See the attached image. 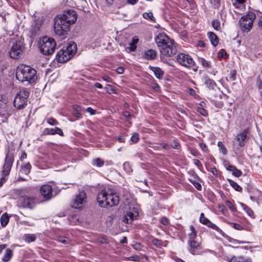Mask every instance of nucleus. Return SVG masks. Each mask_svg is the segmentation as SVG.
Returning <instances> with one entry per match:
<instances>
[{
	"mask_svg": "<svg viewBox=\"0 0 262 262\" xmlns=\"http://www.w3.org/2000/svg\"><path fill=\"white\" fill-rule=\"evenodd\" d=\"M155 41L161 55L171 57L177 54L178 45L166 34L159 33L155 38Z\"/></svg>",
	"mask_w": 262,
	"mask_h": 262,
	"instance_id": "obj_1",
	"label": "nucleus"
},
{
	"mask_svg": "<svg viewBox=\"0 0 262 262\" xmlns=\"http://www.w3.org/2000/svg\"><path fill=\"white\" fill-rule=\"evenodd\" d=\"M97 200L102 207H112L118 204L119 196L114 190L106 187L101 190L97 194Z\"/></svg>",
	"mask_w": 262,
	"mask_h": 262,
	"instance_id": "obj_2",
	"label": "nucleus"
},
{
	"mask_svg": "<svg viewBox=\"0 0 262 262\" xmlns=\"http://www.w3.org/2000/svg\"><path fill=\"white\" fill-rule=\"evenodd\" d=\"M16 77L20 82H27L30 84L34 83L37 79L36 71L30 66L23 64L17 67Z\"/></svg>",
	"mask_w": 262,
	"mask_h": 262,
	"instance_id": "obj_3",
	"label": "nucleus"
},
{
	"mask_svg": "<svg viewBox=\"0 0 262 262\" xmlns=\"http://www.w3.org/2000/svg\"><path fill=\"white\" fill-rule=\"evenodd\" d=\"M38 47L40 52L45 55L52 54L56 47L55 40L49 36H43L38 42Z\"/></svg>",
	"mask_w": 262,
	"mask_h": 262,
	"instance_id": "obj_4",
	"label": "nucleus"
},
{
	"mask_svg": "<svg viewBox=\"0 0 262 262\" xmlns=\"http://www.w3.org/2000/svg\"><path fill=\"white\" fill-rule=\"evenodd\" d=\"M27 192V188H24L19 190V196L17 201V206L19 208L32 209L34 208L36 198L35 196H28L25 194Z\"/></svg>",
	"mask_w": 262,
	"mask_h": 262,
	"instance_id": "obj_5",
	"label": "nucleus"
},
{
	"mask_svg": "<svg viewBox=\"0 0 262 262\" xmlns=\"http://www.w3.org/2000/svg\"><path fill=\"white\" fill-rule=\"evenodd\" d=\"M77 51V45L74 42H70L66 48L61 49L56 55V59L58 62H67L71 59Z\"/></svg>",
	"mask_w": 262,
	"mask_h": 262,
	"instance_id": "obj_6",
	"label": "nucleus"
},
{
	"mask_svg": "<svg viewBox=\"0 0 262 262\" xmlns=\"http://www.w3.org/2000/svg\"><path fill=\"white\" fill-rule=\"evenodd\" d=\"M29 96V92L26 89H21L18 92L13 101L15 108L18 110L24 109L27 105Z\"/></svg>",
	"mask_w": 262,
	"mask_h": 262,
	"instance_id": "obj_7",
	"label": "nucleus"
},
{
	"mask_svg": "<svg viewBox=\"0 0 262 262\" xmlns=\"http://www.w3.org/2000/svg\"><path fill=\"white\" fill-rule=\"evenodd\" d=\"M177 61L181 66L187 69H194L195 62L192 57L187 53H180L177 56Z\"/></svg>",
	"mask_w": 262,
	"mask_h": 262,
	"instance_id": "obj_8",
	"label": "nucleus"
},
{
	"mask_svg": "<svg viewBox=\"0 0 262 262\" xmlns=\"http://www.w3.org/2000/svg\"><path fill=\"white\" fill-rule=\"evenodd\" d=\"M255 18V15L252 12H249L247 15L242 17L239 20V25L243 32H248L250 31Z\"/></svg>",
	"mask_w": 262,
	"mask_h": 262,
	"instance_id": "obj_9",
	"label": "nucleus"
},
{
	"mask_svg": "<svg viewBox=\"0 0 262 262\" xmlns=\"http://www.w3.org/2000/svg\"><path fill=\"white\" fill-rule=\"evenodd\" d=\"M54 21V28L55 33L59 36L67 34L69 31L70 26L61 20V18H59L58 16L55 18Z\"/></svg>",
	"mask_w": 262,
	"mask_h": 262,
	"instance_id": "obj_10",
	"label": "nucleus"
},
{
	"mask_svg": "<svg viewBox=\"0 0 262 262\" xmlns=\"http://www.w3.org/2000/svg\"><path fill=\"white\" fill-rule=\"evenodd\" d=\"M86 194L83 191H80L75 195L71 203L72 207L75 209L82 208L86 202Z\"/></svg>",
	"mask_w": 262,
	"mask_h": 262,
	"instance_id": "obj_11",
	"label": "nucleus"
},
{
	"mask_svg": "<svg viewBox=\"0 0 262 262\" xmlns=\"http://www.w3.org/2000/svg\"><path fill=\"white\" fill-rule=\"evenodd\" d=\"M24 50V43L20 40L16 41L9 52L10 57L13 59H18L23 54Z\"/></svg>",
	"mask_w": 262,
	"mask_h": 262,
	"instance_id": "obj_12",
	"label": "nucleus"
},
{
	"mask_svg": "<svg viewBox=\"0 0 262 262\" xmlns=\"http://www.w3.org/2000/svg\"><path fill=\"white\" fill-rule=\"evenodd\" d=\"M61 20L69 26L75 23L77 18L76 12L73 10H65L61 16H59Z\"/></svg>",
	"mask_w": 262,
	"mask_h": 262,
	"instance_id": "obj_13",
	"label": "nucleus"
},
{
	"mask_svg": "<svg viewBox=\"0 0 262 262\" xmlns=\"http://www.w3.org/2000/svg\"><path fill=\"white\" fill-rule=\"evenodd\" d=\"M13 164V160L10 158H6L5 162L3 165L2 176L0 180V187L5 182L7 179V177L9 174L11 167Z\"/></svg>",
	"mask_w": 262,
	"mask_h": 262,
	"instance_id": "obj_14",
	"label": "nucleus"
},
{
	"mask_svg": "<svg viewBox=\"0 0 262 262\" xmlns=\"http://www.w3.org/2000/svg\"><path fill=\"white\" fill-rule=\"evenodd\" d=\"M40 192L46 201L50 200L56 195V194H53V190L51 186L48 184L42 185L40 188Z\"/></svg>",
	"mask_w": 262,
	"mask_h": 262,
	"instance_id": "obj_15",
	"label": "nucleus"
},
{
	"mask_svg": "<svg viewBox=\"0 0 262 262\" xmlns=\"http://www.w3.org/2000/svg\"><path fill=\"white\" fill-rule=\"evenodd\" d=\"M200 222L202 224L216 231L221 235H223L224 234V232L218 226L212 223L209 219L205 216L204 213H201L200 214Z\"/></svg>",
	"mask_w": 262,
	"mask_h": 262,
	"instance_id": "obj_16",
	"label": "nucleus"
},
{
	"mask_svg": "<svg viewBox=\"0 0 262 262\" xmlns=\"http://www.w3.org/2000/svg\"><path fill=\"white\" fill-rule=\"evenodd\" d=\"M139 216L138 210L136 208L131 209L127 212L123 218V222L126 224H131Z\"/></svg>",
	"mask_w": 262,
	"mask_h": 262,
	"instance_id": "obj_17",
	"label": "nucleus"
},
{
	"mask_svg": "<svg viewBox=\"0 0 262 262\" xmlns=\"http://www.w3.org/2000/svg\"><path fill=\"white\" fill-rule=\"evenodd\" d=\"M249 134V130L248 128H246L236 135L235 140L237 142L239 147H242L245 145L246 141L248 139Z\"/></svg>",
	"mask_w": 262,
	"mask_h": 262,
	"instance_id": "obj_18",
	"label": "nucleus"
},
{
	"mask_svg": "<svg viewBox=\"0 0 262 262\" xmlns=\"http://www.w3.org/2000/svg\"><path fill=\"white\" fill-rule=\"evenodd\" d=\"M157 52L153 49H145L139 54L140 58L148 60H155L157 58Z\"/></svg>",
	"mask_w": 262,
	"mask_h": 262,
	"instance_id": "obj_19",
	"label": "nucleus"
},
{
	"mask_svg": "<svg viewBox=\"0 0 262 262\" xmlns=\"http://www.w3.org/2000/svg\"><path fill=\"white\" fill-rule=\"evenodd\" d=\"M58 134L60 136H63V133L62 129L58 127L55 128H46L43 131V135H55Z\"/></svg>",
	"mask_w": 262,
	"mask_h": 262,
	"instance_id": "obj_20",
	"label": "nucleus"
},
{
	"mask_svg": "<svg viewBox=\"0 0 262 262\" xmlns=\"http://www.w3.org/2000/svg\"><path fill=\"white\" fill-rule=\"evenodd\" d=\"M189 246V251L193 255L196 253V251L200 248V243L196 242L195 239L189 240L188 242Z\"/></svg>",
	"mask_w": 262,
	"mask_h": 262,
	"instance_id": "obj_21",
	"label": "nucleus"
},
{
	"mask_svg": "<svg viewBox=\"0 0 262 262\" xmlns=\"http://www.w3.org/2000/svg\"><path fill=\"white\" fill-rule=\"evenodd\" d=\"M31 165L30 163H27L24 165H22L21 168L19 171V175H26L28 176L31 171ZM18 180L20 181H25L26 180L24 178H22L20 176L18 178Z\"/></svg>",
	"mask_w": 262,
	"mask_h": 262,
	"instance_id": "obj_22",
	"label": "nucleus"
},
{
	"mask_svg": "<svg viewBox=\"0 0 262 262\" xmlns=\"http://www.w3.org/2000/svg\"><path fill=\"white\" fill-rule=\"evenodd\" d=\"M228 262H252V259L250 257L242 255H234L228 259Z\"/></svg>",
	"mask_w": 262,
	"mask_h": 262,
	"instance_id": "obj_23",
	"label": "nucleus"
},
{
	"mask_svg": "<svg viewBox=\"0 0 262 262\" xmlns=\"http://www.w3.org/2000/svg\"><path fill=\"white\" fill-rule=\"evenodd\" d=\"M202 79L206 86L210 90H213L216 85L214 81L210 79L207 75H204Z\"/></svg>",
	"mask_w": 262,
	"mask_h": 262,
	"instance_id": "obj_24",
	"label": "nucleus"
},
{
	"mask_svg": "<svg viewBox=\"0 0 262 262\" xmlns=\"http://www.w3.org/2000/svg\"><path fill=\"white\" fill-rule=\"evenodd\" d=\"M139 39L138 38H133L132 41L128 43V47L125 48V50L127 52L129 53L134 52L137 48V43L138 42Z\"/></svg>",
	"mask_w": 262,
	"mask_h": 262,
	"instance_id": "obj_25",
	"label": "nucleus"
},
{
	"mask_svg": "<svg viewBox=\"0 0 262 262\" xmlns=\"http://www.w3.org/2000/svg\"><path fill=\"white\" fill-rule=\"evenodd\" d=\"M207 36L213 46L216 47L218 45L219 38L215 33L212 32H208Z\"/></svg>",
	"mask_w": 262,
	"mask_h": 262,
	"instance_id": "obj_26",
	"label": "nucleus"
},
{
	"mask_svg": "<svg viewBox=\"0 0 262 262\" xmlns=\"http://www.w3.org/2000/svg\"><path fill=\"white\" fill-rule=\"evenodd\" d=\"M150 69L154 73L155 75L157 78H162L164 75V72L161 70V69L158 67H151Z\"/></svg>",
	"mask_w": 262,
	"mask_h": 262,
	"instance_id": "obj_27",
	"label": "nucleus"
},
{
	"mask_svg": "<svg viewBox=\"0 0 262 262\" xmlns=\"http://www.w3.org/2000/svg\"><path fill=\"white\" fill-rule=\"evenodd\" d=\"M36 238V236L34 234H26L23 236V239L28 243L34 242Z\"/></svg>",
	"mask_w": 262,
	"mask_h": 262,
	"instance_id": "obj_28",
	"label": "nucleus"
},
{
	"mask_svg": "<svg viewBox=\"0 0 262 262\" xmlns=\"http://www.w3.org/2000/svg\"><path fill=\"white\" fill-rule=\"evenodd\" d=\"M227 180L229 184L233 189H234L237 191L242 192V187L240 186L236 182L233 181L231 179H228Z\"/></svg>",
	"mask_w": 262,
	"mask_h": 262,
	"instance_id": "obj_29",
	"label": "nucleus"
},
{
	"mask_svg": "<svg viewBox=\"0 0 262 262\" xmlns=\"http://www.w3.org/2000/svg\"><path fill=\"white\" fill-rule=\"evenodd\" d=\"M199 62L202 64V66L205 68H210L211 67V63L210 61L206 60L204 58H199Z\"/></svg>",
	"mask_w": 262,
	"mask_h": 262,
	"instance_id": "obj_30",
	"label": "nucleus"
},
{
	"mask_svg": "<svg viewBox=\"0 0 262 262\" xmlns=\"http://www.w3.org/2000/svg\"><path fill=\"white\" fill-rule=\"evenodd\" d=\"M241 205L243 207V209L246 212V213L249 216H250L251 217H254V213L253 210L250 208H249L248 206H247L244 203H241Z\"/></svg>",
	"mask_w": 262,
	"mask_h": 262,
	"instance_id": "obj_31",
	"label": "nucleus"
},
{
	"mask_svg": "<svg viewBox=\"0 0 262 262\" xmlns=\"http://www.w3.org/2000/svg\"><path fill=\"white\" fill-rule=\"evenodd\" d=\"M92 165L94 166L101 167L104 165V161L99 158L94 159L92 161Z\"/></svg>",
	"mask_w": 262,
	"mask_h": 262,
	"instance_id": "obj_32",
	"label": "nucleus"
},
{
	"mask_svg": "<svg viewBox=\"0 0 262 262\" xmlns=\"http://www.w3.org/2000/svg\"><path fill=\"white\" fill-rule=\"evenodd\" d=\"M9 217L7 213L3 214L1 217V223L2 227H5L8 223Z\"/></svg>",
	"mask_w": 262,
	"mask_h": 262,
	"instance_id": "obj_33",
	"label": "nucleus"
},
{
	"mask_svg": "<svg viewBox=\"0 0 262 262\" xmlns=\"http://www.w3.org/2000/svg\"><path fill=\"white\" fill-rule=\"evenodd\" d=\"M190 229L191 232L188 235L189 240L195 239L197 236L196 231L192 225L190 226Z\"/></svg>",
	"mask_w": 262,
	"mask_h": 262,
	"instance_id": "obj_34",
	"label": "nucleus"
},
{
	"mask_svg": "<svg viewBox=\"0 0 262 262\" xmlns=\"http://www.w3.org/2000/svg\"><path fill=\"white\" fill-rule=\"evenodd\" d=\"M143 17L146 19H149L150 20H151V21H156V18L154 16L153 14L151 12H144L143 14Z\"/></svg>",
	"mask_w": 262,
	"mask_h": 262,
	"instance_id": "obj_35",
	"label": "nucleus"
},
{
	"mask_svg": "<svg viewBox=\"0 0 262 262\" xmlns=\"http://www.w3.org/2000/svg\"><path fill=\"white\" fill-rule=\"evenodd\" d=\"M212 26L216 31H221V23L219 19H214L212 21Z\"/></svg>",
	"mask_w": 262,
	"mask_h": 262,
	"instance_id": "obj_36",
	"label": "nucleus"
},
{
	"mask_svg": "<svg viewBox=\"0 0 262 262\" xmlns=\"http://www.w3.org/2000/svg\"><path fill=\"white\" fill-rule=\"evenodd\" d=\"M217 146L219 147L220 150L221 151V152L224 155H226L227 154V149L222 142H218Z\"/></svg>",
	"mask_w": 262,
	"mask_h": 262,
	"instance_id": "obj_37",
	"label": "nucleus"
},
{
	"mask_svg": "<svg viewBox=\"0 0 262 262\" xmlns=\"http://www.w3.org/2000/svg\"><path fill=\"white\" fill-rule=\"evenodd\" d=\"M12 256V251L10 249H7L6 251L3 260L4 261H8Z\"/></svg>",
	"mask_w": 262,
	"mask_h": 262,
	"instance_id": "obj_38",
	"label": "nucleus"
},
{
	"mask_svg": "<svg viewBox=\"0 0 262 262\" xmlns=\"http://www.w3.org/2000/svg\"><path fill=\"white\" fill-rule=\"evenodd\" d=\"M152 244L158 248H161V247L165 246L163 244V242L159 239L154 238L152 241Z\"/></svg>",
	"mask_w": 262,
	"mask_h": 262,
	"instance_id": "obj_39",
	"label": "nucleus"
},
{
	"mask_svg": "<svg viewBox=\"0 0 262 262\" xmlns=\"http://www.w3.org/2000/svg\"><path fill=\"white\" fill-rule=\"evenodd\" d=\"M58 242L62 243L63 244H69L70 242V240L66 237H62V236H58L57 238L56 239Z\"/></svg>",
	"mask_w": 262,
	"mask_h": 262,
	"instance_id": "obj_40",
	"label": "nucleus"
},
{
	"mask_svg": "<svg viewBox=\"0 0 262 262\" xmlns=\"http://www.w3.org/2000/svg\"><path fill=\"white\" fill-rule=\"evenodd\" d=\"M218 57L220 58L226 59L227 57V53L224 49L221 50L218 53Z\"/></svg>",
	"mask_w": 262,
	"mask_h": 262,
	"instance_id": "obj_41",
	"label": "nucleus"
},
{
	"mask_svg": "<svg viewBox=\"0 0 262 262\" xmlns=\"http://www.w3.org/2000/svg\"><path fill=\"white\" fill-rule=\"evenodd\" d=\"M123 168L127 173H130L132 171V168L128 162H125L123 165Z\"/></svg>",
	"mask_w": 262,
	"mask_h": 262,
	"instance_id": "obj_42",
	"label": "nucleus"
},
{
	"mask_svg": "<svg viewBox=\"0 0 262 262\" xmlns=\"http://www.w3.org/2000/svg\"><path fill=\"white\" fill-rule=\"evenodd\" d=\"M189 181L193 185L197 190L200 191L201 190L202 186L199 182L192 180H189Z\"/></svg>",
	"mask_w": 262,
	"mask_h": 262,
	"instance_id": "obj_43",
	"label": "nucleus"
},
{
	"mask_svg": "<svg viewBox=\"0 0 262 262\" xmlns=\"http://www.w3.org/2000/svg\"><path fill=\"white\" fill-rule=\"evenodd\" d=\"M226 205L229 208V209L235 212L236 211V207L234 206V205L232 204V203L230 201H226Z\"/></svg>",
	"mask_w": 262,
	"mask_h": 262,
	"instance_id": "obj_44",
	"label": "nucleus"
},
{
	"mask_svg": "<svg viewBox=\"0 0 262 262\" xmlns=\"http://www.w3.org/2000/svg\"><path fill=\"white\" fill-rule=\"evenodd\" d=\"M47 122L48 124L51 125H56L58 124V121L53 118H49L47 119Z\"/></svg>",
	"mask_w": 262,
	"mask_h": 262,
	"instance_id": "obj_45",
	"label": "nucleus"
},
{
	"mask_svg": "<svg viewBox=\"0 0 262 262\" xmlns=\"http://www.w3.org/2000/svg\"><path fill=\"white\" fill-rule=\"evenodd\" d=\"M229 224L231 226H232L235 229L238 230H242L243 229V227L242 226L239 224L234 223H229Z\"/></svg>",
	"mask_w": 262,
	"mask_h": 262,
	"instance_id": "obj_46",
	"label": "nucleus"
},
{
	"mask_svg": "<svg viewBox=\"0 0 262 262\" xmlns=\"http://www.w3.org/2000/svg\"><path fill=\"white\" fill-rule=\"evenodd\" d=\"M198 112L201 114L202 116L204 117H206L208 116V112L207 111L202 107H198L197 109Z\"/></svg>",
	"mask_w": 262,
	"mask_h": 262,
	"instance_id": "obj_47",
	"label": "nucleus"
},
{
	"mask_svg": "<svg viewBox=\"0 0 262 262\" xmlns=\"http://www.w3.org/2000/svg\"><path fill=\"white\" fill-rule=\"evenodd\" d=\"M139 140V134L134 133L131 137V140L134 143H136Z\"/></svg>",
	"mask_w": 262,
	"mask_h": 262,
	"instance_id": "obj_48",
	"label": "nucleus"
},
{
	"mask_svg": "<svg viewBox=\"0 0 262 262\" xmlns=\"http://www.w3.org/2000/svg\"><path fill=\"white\" fill-rule=\"evenodd\" d=\"M236 71L233 70L231 71L229 74V78L231 81H234L236 79Z\"/></svg>",
	"mask_w": 262,
	"mask_h": 262,
	"instance_id": "obj_49",
	"label": "nucleus"
},
{
	"mask_svg": "<svg viewBox=\"0 0 262 262\" xmlns=\"http://www.w3.org/2000/svg\"><path fill=\"white\" fill-rule=\"evenodd\" d=\"M193 163L200 169H201L203 168V165L201 162L198 159L193 160Z\"/></svg>",
	"mask_w": 262,
	"mask_h": 262,
	"instance_id": "obj_50",
	"label": "nucleus"
},
{
	"mask_svg": "<svg viewBox=\"0 0 262 262\" xmlns=\"http://www.w3.org/2000/svg\"><path fill=\"white\" fill-rule=\"evenodd\" d=\"M199 145H200V147L201 148V149L204 151V152H208V148H207V145H206V144L204 143H200L199 144Z\"/></svg>",
	"mask_w": 262,
	"mask_h": 262,
	"instance_id": "obj_51",
	"label": "nucleus"
},
{
	"mask_svg": "<svg viewBox=\"0 0 262 262\" xmlns=\"http://www.w3.org/2000/svg\"><path fill=\"white\" fill-rule=\"evenodd\" d=\"M232 174L236 177H239L242 176V172L240 170L236 168L235 170L232 172Z\"/></svg>",
	"mask_w": 262,
	"mask_h": 262,
	"instance_id": "obj_52",
	"label": "nucleus"
},
{
	"mask_svg": "<svg viewBox=\"0 0 262 262\" xmlns=\"http://www.w3.org/2000/svg\"><path fill=\"white\" fill-rule=\"evenodd\" d=\"M171 146L174 149H179L180 145L178 141L174 140L171 144Z\"/></svg>",
	"mask_w": 262,
	"mask_h": 262,
	"instance_id": "obj_53",
	"label": "nucleus"
},
{
	"mask_svg": "<svg viewBox=\"0 0 262 262\" xmlns=\"http://www.w3.org/2000/svg\"><path fill=\"white\" fill-rule=\"evenodd\" d=\"M160 222H161V223L162 224H163L164 225H168L169 224V220L166 217H161V219L160 220Z\"/></svg>",
	"mask_w": 262,
	"mask_h": 262,
	"instance_id": "obj_54",
	"label": "nucleus"
},
{
	"mask_svg": "<svg viewBox=\"0 0 262 262\" xmlns=\"http://www.w3.org/2000/svg\"><path fill=\"white\" fill-rule=\"evenodd\" d=\"M230 242H232L233 244H245L247 243L248 242L245 241H241L237 239H232V241H230Z\"/></svg>",
	"mask_w": 262,
	"mask_h": 262,
	"instance_id": "obj_55",
	"label": "nucleus"
},
{
	"mask_svg": "<svg viewBox=\"0 0 262 262\" xmlns=\"http://www.w3.org/2000/svg\"><path fill=\"white\" fill-rule=\"evenodd\" d=\"M236 168V167L235 166L232 165H229L226 167V169L227 170L232 171V172L235 170Z\"/></svg>",
	"mask_w": 262,
	"mask_h": 262,
	"instance_id": "obj_56",
	"label": "nucleus"
},
{
	"mask_svg": "<svg viewBox=\"0 0 262 262\" xmlns=\"http://www.w3.org/2000/svg\"><path fill=\"white\" fill-rule=\"evenodd\" d=\"M236 168V167L235 166L232 165H229L226 167V169L227 170L232 171V172L235 170Z\"/></svg>",
	"mask_w": 262,
	"mask_h": 262,
	"instance_id": "obj_57",
	"label": "nucleus"
},
{
	"mask_svg": "<svg viewBox=\"0 0 262 262\" xmlns=\"http://www.w3.org/2000/svg\"><path fill=\"white\" fill-rule=\"evenodd\" d=\"M152 88L153 89H154L157 92H159L160 90V87L157 83H153L152 84Z\"/></svg>",
	"mask_w": 262,
	"mask_h": 262,
	"instance_id": "obj_58",
	"label": "nucleus"
},
{
	"mask_svg": "<svg viewBox=\"0 0 262 262\" xmlns=\"http://www.w3.org/2000/svg\"><path fill=\"white\" fill-rule=\"evenodd\" d=\"M210 172L214 175L216 176L218 174L217 170L215 167H213L211 168Z\"/></svg>",
	"mask_w": 262,
	"mask_h": 262,
	"instance_id": "obj_59",
	"label": "nucleus"
},
{
	"mask_svg": "<svg viewBox=\"0 0 262 262\" xmlns=\"http://www.w3.org/2000/svg\"><path fill=\"white\" fill-rule=\"evenodd\" d=\"M86 111L90 113L91 115H94L96 113V110L93 109L91 107H89L86 109Z\"/></svg>",
	"mask_w": 262,
	"mask_h": 262,
	"instance_id": "obj_60",
	"label": "nucleus"
},
{
	"mask_svg": "<svg viewBox=\"0 0 262 262\" xmlns=\"http://www.w3.org/2000/svg\"><path fill=\"white\" fill-rule=\"evenodd\" d=\"M27 158V154L25 151H22L21 152V156L20 157V160L23 161Z\"/></svg>",
	"mask_w": 262,
	"mask_h": 262,
	"instance_id": "obj_61",
	"label": "nucleus"
},
{
	"mask_svg": "<svg viewBox=\"0 0 262 262\" xmlns=\"http://www.w3.org/2000/svg\"><path fill=\"white\" fill-rule=\"evenodd\" d=\"M160 145L162 147V148L166 150H168L169 149V145L166 143H161Z\"/></svg>",
	"mask_w": 262,
	"mask_h": 262,
	"instance_id": "obj_62",
	"label": "nucleus"
},
{
	"mask_svg": "<svg viewBox=\"0 0 262 262\" xmlns=\"http://www.w3.org/2000/svg\"><path fill=\"white\" fill-rule=\"evenodd\" d=\"M128 260H132L134 261H138L139 258L138 256H130L128 257Z\"/></svg>",
	"mask_w": 262,
	"mask_h": 262,
	"instance_id": "obj_63",
	"label": "nucleus"
},
{
	"mask_svg": "<svg viewBox=\"0 0 262 262\" xmlns=\"http://www.w3.org/2000/svg\"><path fill=\"white\" fill-rule=\"evenodd\" d=\"M258 27L259 29H262V15L258 18Z\"/></svg>",
	"mask_w": 262,
	"mask_h": 262,
	"instance_id": "obj_64",
	"label": "nucleus"
}]
</instances>
